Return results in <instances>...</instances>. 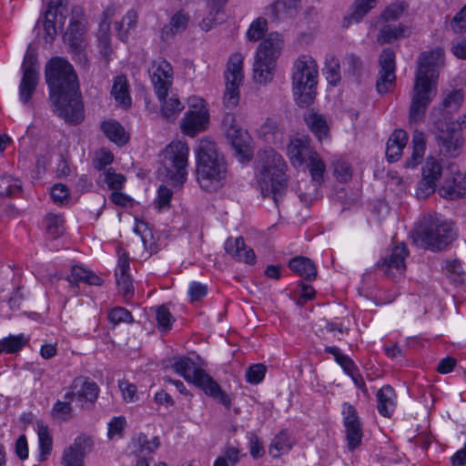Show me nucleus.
Instances as JSON below:
<instances>
[{
  "label": "nucleus",
  "instance_id": "1",
  "mask_svg": "<svg viewBox=\"0 0 466 466\" xmlns=\"http://www.w3.org/2000/svg\"><path fill=\"white\" fill-rule=\"evenodd\" d=\"M46 80L54 112L68 125L80 124L85 109L73 66L64 58H52L46 66Z\"/></svg>",
  "mask_w": 466,
  "mask_h": 466
},
{
  "label": "nucleus",
  "instance_id": "2",
  "mask_svg": "<svg viewBox=\"0 0 466 466\" xmlns=\"http://www.w3.org/2000/svg\"><path fill=\"white\" fill-rule=\"evenodd\" d=\"M444 65V51L435 47L422 52L418 60L411 103L409 110L410 123L420 122L437 94L439 68Z\"/></svg>",
  "mask_w": 466,
  "mask_h": 466
},
{
  "label": "nucleus",
  "instance_id": "3",
  "mask_svg": "<svg viewBox=\"0 0 466 466\" xmlns=\"http://www.w3.org/2000/svg\"><path fill=\"white\" fill-rule=\"evenodd\" d=\"M287 164L272 147L258 152V182L263 197L271 198L279 207L287 191Z\"/></svg>",
  "mask_w": 466,
  "mask_h": 466
},
{
  "label": "nucleus",
  "instance_id": "4",
  "mask_svg": "<svg viewBox=\"0 0 466 466\" xmlns=\"http://www.w3.org/2000/svg\"><path fill=\"white\" fill-rule=\"evenodd\" d=\"M227 164L214 141L203 138L197 147V180L205 190L218 187L226 178Z\"/></svg>",
  "mask_w": 466,
  "mask_h": 466
},
{
  "label": "nucleus",
  "instance_id": "5",
  "mask_svg": "<svg viewBox=\"0 0 466 466\" xmlns=\"http://www.w3.org/2000/svg\"><path fill=\"white\" fill-rule=\"evenodd\" d=\"M457 237L452 222L438 216L427 215L416 230L414 240L426 249L441 251Z\"/></svg>",
  "mask_w": 466,
  "mask_h": 466
},
{
  "label": "nucleus",
  "instance_id": "6",
  "mask_svg": "<svg viewBox=\"0 0 466 466\" xmlns=\"http://www.w3.org/2000/svg\"><path fill=\"white\" fill-rule=\"evenodd\" d=\"M172 367L187 382L200 388L207 395L213 398L225 408L231 407V398L221 390L220 386L208 374L200 369L197 363L188 357H175Z\"/></svg>",
  "mask_w": 466,
  "mask_h": 466
},
{
  "label": "nucleus",
  "instance_id": "7",
  "mask_svg": "<svg viewBox=\"0 0 466 466\" xmlns=\"http://www.w3.org/2000/svg\"><path fill=\"white\" fill-rule=\"evenodd\" d=\"M292 87L296 103L308 106L316 96L318 65L309 56L302 55L293 63Z\"/></svg>",
  "mask_w": 466,
  "mask_h": 466
},
{
  "label": "nucleus",
  "instance_id": "8",
  "mask_svg": "<svg viewBox=\"0 0 466 466\" xmlns=\"http://www.w3.org/2000/svg\"><path fill=\"white\" fill-rule=\"evenodd\" d=\"M284 41L277 32L269 33L260 43L255 56L253 64V78L265 85L273 78V70L276 60L283 48Z\"/></svg>",
  "mask_w": 466,
  "mask_h": 466
},
{
  "label": "nucleus",
  "instance_id": "9",
  "mask_svg": "<svg viewBox=\"0 0 466 466\" xmlns=\"http://www.w3.org/2000/svg\"><path fill=\"white\" fill-rule=\"evenodd\" d=\"M86 21L84 10L76 5L71 10V18L64 35V41L69 46L73 59L82 66H86L88 58L85 52Z\"/></svg>",
  "mask_w": 466,
  "mask_h": 466
},
{
  "label": "nucleus",
  "instance_id": "10",
  "mask_svg": "<svg viewBox=\"0 0 466 466\" xmlns=\"http://www.w3.org/2000/svg\"><path fill=\"white\" fill-rule=\"evenodd\" d=\"M188 152V146L182 141H174L165 149L164 166L170 178L177 185L183 184L187 179Z\"/></svg>",
  "mask_w": 466,
  "mask_h": 466
},
{
  "label": "nucleus",
  "instance_id": "11",
  "mask_svg": "<svg viewBox=\"0 0 466 466\" xmlns=\"http://www.w3.org/2000/svg\"><path fill=\"white\" fill-rule=\"evenodd\" d=\"M222 127L239 160L249 161L252 158L253 150L250 146L251 137L248 131L238 125L233 114H227L224 116Z\"/></svg>",
  "mask_w": 466,
  "mask_h": 466
},
{
  "label": "nucleus",
  "instance_id": "12",
  "mask_svg": "<svg viewBox=\"0 0 466 466\" xmlns=\"http://www.w3.org/2000/svg\"><path fill=\"white\" fill-rule=\"evenodd\" d=\"M226 90L223 97L228 108H235L239 102L238 87L243 81V56L239 53L230 56L225 72Z\"/></svg>",
  "mask_w": 466,
  "mask_h": 466
},
{
  "label": "nucleus",
  "instance_id": "13",
  "mask_svg": "<svg viewBox=\"0 0 466 466\" xmlns=\"http://www.w3.org/2000/svg\"><path fill=\"white\" fill-rule=\"evenodd\" d=\"M23 76L19 85V98L22 103L27 104L35 91L38 84V63L36 56L27 52L23 62Z\"/></svg>",
  "mask_w": 466,
  "mask_h": 466
},
{
  "label": "nucleus",
  "instance_id": "14",
  "mask_svg": "<svg viewBox=\"0 0 466 466\" xmlns=\"http://www.w3.org/2000/svg\"><path fill=\"white\" fill-rule=\"evenodd\" d=\"M148 74L157 96L163 97L164 95H168L174 79L171 64L163 58L155 60L148 69Z\"/></svg>",
  "mask_w": 466,
  "mask_h": 466
},
{
  "label": "nucleus",
  "instance_id": "15",
  "mask_svg": "<svg viewBox=\"0 0 466 466\" xmlns=\"http://www.w3.org/2000/svg\"><path fill=\"white\" fill-rule=\"evenodd\" d=\"M442 175V165L434 157H428L422 166V178L417 187V197L425 198L436 189V184Z\"/></svg>",
  "mask_w": 466,
  "mask_h": 466
},
{
  "label": "nucleus",
  "instance_id": "16",
  "mask_svg": "<svg viewBox=\"0 0 466 466\" xmlns=\"http://www.w3.org/2000/svg\"><path fill=\"white\" fill-rule=\"evenodd\" d=\"M440 153L447 157H457L461 153L463 139L461 132L455 127V122L446 124L445 129L436 134Z\"/></svg>",
  "mask_w": 466,
  "mask_h": 466
},
{
  "label": "nucleus",
  "instance_id": "17",
  "mask_svg": "<svg viewBox=\"0 0 466 466\" xmlns=\"http://www.w3.org/2000/svg\"><path fill=\"white\" fill-rule=\"evenodd\" d=\"M409 255V250L404 243L396 245L390 253L377 262V267L384 274L395 279L398 276L403 274L406 270L405 259Z\"/></svg>",
  "mask_w": 466,
  "mask_h": 466
},
{
  "label": "nucleus",
  "instance_id": "18",
  "mask_svg": "<svg viewBox=\"0 0 466 466\" xmlns=\"http://www.w3.org/2000/svg\"><path fill=\"white\" fill-rule=\"evenodd\" d=\"M380 71L376 83L380 94H385L392 90L395 85V53L390 48L382 50L380 59Z\"/></svg>",
  "mask_w": 466,
  "mask_h": 466
},
{
  "label": "nucleus",
  "instance_id": "19",
  "mask_svg": "<svg viewBox=\"0 0 466 466\" xmlns=\"http://www.w3.org/2000/svg\"><path fill=\"white\" fill-rule=\"evenodd\" d=\"M92 448L93 441L89 436L76 437L74 443L63 453L65 466H84L83 458L91 451Z\"/></svg>",
  "mask_w": 466,
  "mask_h": 466
},
{
  "label": "nucleus",
  "instance_id": "20",
  "mask_svg": "<svg viewBox=\"0 0 466 466\" xmlns=\"http://www.w3.org/2000/svg\"><path fill=\"white\" fill-rule=\"evenodd\" d=\"M287 153L291 164L294 167H299L308 162L317 152L310 146V139L302 136L290 141Z\"/></svg>",
  "mask_w": 466,
  "mask_h": 466
},
{
  "label": "nucleus",
  "instance_id": "21",
  "mask_svg": "<svg viewBox=\"0 0 466 466\" xmlns=\"http://www.w3.org/2000/svg\"><path fill=\"white\" fill-rule=\"evenodd\" d=\"M209 115L207 108L199 110H188L181 123V129L184 134L195 137L198 133L204 131L208 125Z\"/></svg>",
  "mask_w": 466,
  "mask_h": 466
},
{
  "label": "nucleus",
  "instance_id": "22",
  "mask_svg": "<svg viewBox=\"0 0 466 466\" xmlns=\"http://www.w3.org/2000/svg\"><path fill=\"white\" fill-rule=\"evenodd\" d=\"M441 197L447 199H458L466 198V175L457 173L451 178L445 179L443 185L439 188Z\"/></svg>",
  "mask_w": 466,
  "mask_h": 466
},
{
  "label": "nucleus",
  "instance_id": "23",
  "mask_svg": "<svg viewBox=\"0 0 466 466\" xmlns=\"http://www.w3.org/2000/svg\"><path fill=\"white\" fill-rule=\"evenodd\" d=\"M225 250L238 261H243L250 265L256 261L255 252L245 245L244 238L241 237L235 239L228 238L225 243Z\"/></svg>",
  "mask_w": 466,
  "mask_h": 466
},
{
  "label": "nucleus",
  "instance_id": "24",
  "mask_svg": "<svg viewBox=\"0 0 466 466\" xmlns=\"http://www.w3.org/2000/svg\"><path fill=\"white\" fill-rule=\"evenodd\" d=\"M408 142V134L403 129L394 130L387 141L386 157L389 162H396L402 155Z\"/></svg>",
  "mask_w": 466,
  "mask_h": 466
},
{
  "label": "nucleus",
  "instance_id": "25",
  "mask_svg": "<svg viewBox=\"0 0 466 466\" xmlns=\"http://www.w3.org/2000/svg\"><path fill=\"white\" fill-rule=\"evenodd\" d=\"M70 388L77 390V399L79 400H85L86 401L93 403L98 397L99 388L97 384L87 378H76Z\"/></svg>",
  "mask_w": 466,
  "mask_h": 466
},
{
  "label": "nucleus",
  "instance_id": "26",
  "mask_svg": "<svg viewBox=\"0 0 466 466\" xmlns=\"http://www.w3.org/2000/svg\"><path fill=\"white\" fill-rule=\"evenodd\" d=\"M396 394L390 385L383 386L377 392L378 411L383 417L390 418L395 410Z\"/></svg>",
  "mask_w": 466,
  "mask_h": 466
},
{
  "label": "nucleus",
  "instance_id": "27",
  "mask_svg": "<svg viewBox=\"0 0 466 466\" xmlns=\"http://www.w3.org/2000/svg\"><path fill=\"white\" fill-rule=\"evenodd\" d=\"M227 0H209V14L199 24V26L204 31L210 30L214 25L221 24L225 20V15L222 12V7Z\"/></svg>",
  "mask_w": 466,
  "mask_h": 466
},
{
  "label": "nucleus",
  "instance_id": "28",
  "mask_svg": "<svg viewBox=\"0 0 466 466\" xmlns=\"http://www.w3.org/2000/svg\"><path fill=\"white\" fill-rule=\"evenodd\" d=\"M289 268L306 280H313L317 277V268L314 263L306 257H296L289 263Z\"/></svg>",
  "mask_w": 466,
  "mask_h": 466
},
{
  "label": "nucleus",
  "instance_id": "29",
  "mask_svg": "<svg viewBox=\"0 0 466 466\" xmlns=\"http://www.w3.org/2000/svg\"><path fill=\"white\" fill-rule=\"evenodd\" d=\"M426 148L425 135L423 132L415 130L412 136V153L406 160L404 166L408 168H414L420 162Z\"/></svg>",
  "mask_w": 466,
  "mask_h": 466
},
{
  "label": "nucleus",
  "instance_id": "30",
  "mask_svg": "<svg viewBox=\"0 0 466 466\" xmlns=\"http://www.w3.org/2000/svg\"><path fill=\"white\" fill-rule=\"evenodd\" d=\"M66 280L72 287L79 282L94 286H100L103 283V279L99 276L79 266L72 268L70 275L66 277Z\"/></svg>",
  "mask_w": 466,
  "mask_h": 466
},
{
  "label": "nucleus",
  "instance_id": "31",
  "mask_svg": "<svg viewBox=\"0 0 466 466\" xmlns=\"http://www.w3.org/2000/svg\"><path fill=\"white\" fill-rule=\"evenodd\" d=\"M101 129L109 140L117 145H125L129 139L122 125L116 120L110 119L102 122Z\"/></svg>",
  "mask_w": 466,
  "mask_h": 466
},
{
  "label": "nucleus",
  "instance_id": "32",
  "mask_svg": "<svg viewBox=\"0 0 466 466\" xmlns=\"http://www.w3.org/2000/svg\"><path fill=\"white\" fill-rule=\"evenodd\" d=\"M189 16L183 11H178L174 14L167 25H165L161 30V37L167 40L169 37L174 36L176 34L184 31L188 24Z\"/></svg>",
  "mask_w": 466,
  "mask_h": 466
},
{
  "label": "nucleus",
  "instance_id": "33",
  "mask_svg": "<svg viewBox=\"0 0 466 466\" xmlns=\"http://www.w3.org/2000/svg\"><path fill=\"white\" fill-rule=\"evenodd\" d=\"M159 439L154 437L151 441L144 434L138 435L137 438L133 439L131 442L132 452L137 457H145L147 455L154 453L159 447Z\"/></svg>",
  "mask_w": 466,
  "mask_h": 466
},
{
  "label": "nucleus",
  "instance_id": "34",
  "mask_svg": "<svg viewBox=\"0 0 466 466\" xmlns=\"http://www.w3.org/2000/svg\"><path fill=\"white\" fill-rule=\"evenodd\" d=\"M157 98L160 102L161 115L167 120H174L184 109V105L175 96L167 97V95H164L163 97Z\"/></svg>",
  "mask_w": 466,
  "mask_h": 466
},
{
  "label": "nucleus",
  "instance_id": "35",
  "mask_svg": "<svg viewBox=\"0 0 466 466\" xmlns=\"http://www.w3.org/2000/svg\"><path fill=\"white\" fill-rule=\"evenodd\" d=\"M37 435L39 441V461H45L52 451L53 441L48 426L42 420L36 422Z\"/></svg>",
  "mask_w": 466,
  "mask_h": 466
},
{
  "label": "nucleus",
  "instance_id": "36",
  "mask_svg": "<svg viewBox=\"0 0 466 466\" xmlns=\"http://www.w3.org/2000/svg\"><path fill=\"white\" fill-rule=\"evenodd\" d=\"M111 95L115 100L123 106L127 107L131 105L128 83L125 76L121 75L116 76L112 86Z\"/></svg>",
  "mask_w": 466,
  "mask_h": 466
},
{
  "label": "nucleus",
  "instance_id": "37",
  "mask_svg": "<svg viewBox=\"0 0 466 466\" xmlns=\"http://www.w3.org/2000/svg\"><path fill=\"white\" fill-rule=\"evenodd\" d=\"M293 446V440L285 431H281L272 440L269 445L268 452L273 458H278L283 453H287Z\"/></svg>",
  "mask_w": 466,
  "mask_h": 466
},
{
  "label": "nucleus",
  "instance_id": "38",
  "mask_svg": "<svg viewBox=\"0 0 466 466\" xmlns=\"http://www.w3.org/2000/svg\"><path fill=\"white\" fill-rule=\"evenodd\" d=\"M376 0H356L351 13L344 18V25L359 23L363 16L374 7Z\"/></svg>",
  "mask_w": 466,
  "mask_h": 466
},
{
  "label": "nucleus",
  "instance_id": "39",
  "mask_svg": "<svg viewBox=\"0 0 466 466\" xmlns=\"http://www.w3.org/2000/svg\"><path fill=\"white\" fill-rule=\"evenodd\" d=\"M404 32L405 27L401 24H385L379 31L377 41L381 45L390 44L403 36Z\"/></svg>",
  "mask_w": 466,
  "mask_h": 466
},
{
  "label": "nucleus",
  "instance_id": "40",
  "mask_svg": "<svg viewBox=\"0 0 466 466\" xmlns=\"http://www.w3.org/2000/svg\"><path fill=\"white\" fill-rule=\"evenodd\" d=\"M281 135L277 121L272 118H267L265 122L257 129V136L266 143L274 144L279 136Z\"/></svg>",
  "mask_w": 466,
  "mask_h": 466
},
{
  "label": "nucleus",
  "instance_id": "41",
  "mask_svg": "<svg viewBox=\"0 0 466 466\" xmlns=\"http://www.w3.org/2000/svg\"><path fill=\"white\" fill-rule=\"evenodd\" d=\"M299 6V0H277L271 5L269 10L274 19L291 16Z\"/></svg>",
  "mask_w": 466,
  "mask_h": 466
},
{
  "label": "nucleus",
  "instance_id": "42",
  "mask_svg": "<svg viewBox=\"0 0 466 466\" xmlns=\"http://www.w3.org/2000/svg\"><path fill=\"white\" fill-rule=\"evenodd\" d=\"M44 227L51 238H57L64 234L65 221L59 215L49 213L44 218Z\"/></svg>",
  "mask_w": 466,
  "mask_h": 466
},
{
  "label": "nucleus",
  "instance_id": "43",
  "mask_svg": "<svg viewBox=\"0 0 466 466\" xmlns=\"http://www.w3.org/2000/svg\"><path fill=\"white\" fill-rule=\"evenodd\" d=\"M307 125L311 132L315 134L319 140H322L328 136V125L325 117L316 113H310L306 117Z\"/></svg>",
  "mask_w": 466,
  "mask_h": 466
},
{
  "label": "nucleus",
  "instance_id": "44",
  "mask_svg": "<svg viewBox=\"0 0 466 466\" xmlns=\"http://www.w3.org/2000/svg\"><path fill=\"white\" fill-rule=\"evenodd\" d=\"M324 75L332 86H336L340 81L339 61L337 57L332 56L326 58Z\"/></svg>",
  "mask_w": 466,
  "mask_h": 466
},
{
  "label": "nucleus",
  "instance_id": "45",
  "mask_svg": "<svg viewBox=\"0 0 466 466\" xmlns=\"http://www.w3.org/2000/svg\"><path fill=\"white\" fill-rule=\"evenodd\" d=\"M309 171L310 173V176L312 177V180L315 181L317 184H320L323 181V175L326 169L325 164L319 156L318 153H316L308 162H306Z\"/></svg>",
  "mask_w": 466,
  "mask_h": 466
},
{
  "label": "nucleus",
  "instance_id": "46",
  "mask_svg": "<svg viewBox=\"0 0 466 466\" xmlns=\"http://www.w3.org/2000/svg\"><path fill=\"white\" fill-rule=\"evenodd\" d=\"M346 440L348 441V449L354 451L360 443L363 437L362 424L350 425L345 427Z\"/></svg>",
  "mask_w": 466,
  "mask_h": 466
},
{
  "label": "nucleus",
  "instance_id": "47",
  "mask_svg": "<svg viewBox=\"0 0 466 466\" xmlns=\"http://www.w3.org/2000/svg\"><path fill=\"white\" fill-rule=\"evenodd\" d=\"M445 268L450 273L449 278L456 284L466 283V272L462 269L461 261L458 259L446 262Z\"/></svg>",
  "mask_w": 466,
  "mask_h": 466
},
{
  "label": "nucleus",
  "instance_id": "48",
  "mask_svg": "<svg viewBox=\"0 0 466 466\" xmlns=\"http://www.w3.org/2000/svg\"><path fill=\"white\" fill-rule=\"evenodd\" d=\"M268 30V22L263 17L254 20L247 32V37L249 41H258Z\"/></svg>",
  "mask_w": 466,
  "mask_h": 466
},
{
  "label": "nucleus",
  "instance_id": "49",
  "mask_svg": "<svg viewBox=\"0 0 466 466\" xmlns=\"http://www.w3.org/2000/svg\"><path fill=\"white\" fill-rule=\"evenodd\" d=\"M52 416L55 420L67 421L73 418V409L69 401L57 400L52 408Z\"/></svg>",
  "mask_w": 466,
  "mask_h": 466
},
{
  "label": "nucleus",
  "instance_id": "50",
  "mask_svg": "<svg viewBox=\"0 0 466 466\" xmlns=\"http://www.w3.org/2000/svg\"><path fill=\"white\" fill-rule=\"evenodd\" d=\"M29 341V339L24 334L10 335L3 339L5 351L14 353L20 350Z\"/></svg>",
  "mask_w": 466,
  "mask_h": 466
},
{
  "label": "nucleus",
  "instance_id": "51",
  "mask_svg": "<svg viewBox=\"0 0 466 466\" xmlns=\"http://www.w3.org/2000/svg\"><path fill=\"white\" fill-rule=\"evenodd\" d=\"M21 188V182L10 176L0 177V196L9 197L18 192Z\"/></svg>",
  "mask_w": 466,
  "mask_h": 466
},
{
  "label": "nucleus",
  "instance_id": "52",
  "mask_svg": "<svg viewBox=\"0 0 466 466\" xmlns=\"http://www.w3.org/2000/svg\"><path fill=\"white\" fill-rule=\"evenodd\" d=\"M116 280L119 294L126 300L131 299L134 294V287L130 275L119 276V273H117Z\"/></svg>",
  "mask_w": 466,
  "mask_h": 466
},
{
  "label": "nucleus",
  "instance_id": "53",
  "mask_svg": "<svg viewBox=\"0 0 466 466\" xmlns=\"http://www.w3.org/2000/svg\"><path fill=\"white\" fill-rule=\"evenodd\" d=\"M108 319L113 325H117L121 322H134L131 312L122 307H116L112 309L108 312Z\"/></svg>",
  "mask_w": 466,
  "mask_h": 466
},
{
  "label": "nucleus",
  "instance_id": "54",
  "mask_svg": "<svg viewBox=\"0 0 466 466\" xmlns=\"http://www.w3.org/2000/svg\"><path fill=\"white\" fill-rule=\"evenodd\" d=\"M103 175L104 181L110 189L116 191L123 187L126 181L123 175L116 173L112 168L106 169Z\"/></svg>",
  "mask_w": 466,
  "mask_h": 466
},
{
  "label": "nucleus",
  "instance_id": "55",
  "mask_svg": "<svg viewBox=\"0 0 466 466\" xmlns=\"http://www.w3.org/2000/svg\"><path fill=\"white\" fill-rule=\"evenodd\" d=\"M66 16L63 14H60V16L55 18L54 15H49L48 13H46V20L44 23V29L46 35L50 36L51 38H54V36L56 35V24L58 23L59 25L63 27L66 23Z\"/></svg>",
  "mask_w": 466,
  "mask_h": 466
},
{
  "label": "nucleus",
  "instance_id": "56",
  "mask_svg": "<svg viewBox=\"0 0 466 466\" xmlns=\"http://www.w3.org/2000/svg\"><path fill=\"white\" fill-rule=\"evenodd\" d=\"M157 321L161 331H167L171 329L174 319L167 308L160 306L157 309Z\"/></svg>",
  "mask_w": 466,
  "mask_h": 466
},
{
  "label": "nucleus",
  "instance_id": "57",
  "mask_svg": "<svg viewBox=\"0 0 466 466\" xmlns=\"http://www.w3.org/2000/svg\"><path fill=\"white\" fill-rule=\"evenodd\" d=\"M334 174L340 182H347L352 177L350 165L343 160H338L334 163Z\"/></svg>",
  "mask_w": 466,
  "mask_h": 466
},
{
  "label": "nucleus",
  "instance_id": "58",
  "mask_svg": "<svg viewBox=\"0 0 466 466\" xmlns=\"http://www.w3.org/2000/svg\"><path fill=\"white\" fill-rule=\"evenodd\" d=\"M135 232L140 235L146 248L150 249L151 252L157 251V245L154 241L151 240L152 233L150 229L147 228V224L141 223L139 225H137V227L135 228Z\"/></svg>",
  "mask_w": 466,
  "mask_h": 466
},
{
  "label": "nucleus",
  "instance_id": "59",
  "mask_svg": "<svg viewBox=\"0 0 466 466\" xmlns=\"http://www.w3.org/2000/svg\"><path fill=\"white\" fill-rule=\"evenodd\" d=\"M342 415L344 427H348L350 425H356L357 423H361L358 416L357 410L353 405H351L349 402L343 403Z\"/></svg>",
  "mask_w": 466,
  "mask_h": 466
},
{
  "label": "nucleus",
  "instance_id": "60",
  "mask_svg": "<svg viewBox=\"0 0 466 466\" xmlns=\"http://www.w3.org/2000/svg\"><path fill=\"white\" fill-rule=\"evenodd\" d=\"M463 93L461 90L454 89L450 92L443 99V106L451 110H457L461 106Z\"/></svg>",
  "mask_w": 466,
  "mask_h": 466
},
{
  "label": "nucleus",
  "instance_id": "61",
  "mask_svg": "<svg viewBox=\"0 0 466 466\" xmlns=\"http://www.w3.org/2000/svg\"><path fill=\"white\" fill-rule=\"evenodd\" d=\"M265 373L266 367L263 364H255L248 368L246 378L249 383L258 384L263 380Z\"/></svg>",
  "mask_w": 466,
  "mask_h": 466
},
{
  "label": "nucleus",
  "instance_id": "62",
  "mask_svg": "<svg viewBox=\"0 0 466 466\" xmlns=\"http://www.w3.org/2000/svg\"><path fill=\"white\" fill-rule=\"evenodd\" d=\"M299 289L296 291L298 297L296 299V303L299 306H303L308 301L312 300L315 298V289L312 286L301 283L299 285Z\"/></svg>",
  "mask_w": 466,
  "mask_h": 466
},
{
  "label": "nucleus",
  "instance_id": "63",
  "mask_svg": "<svg viewBox=\"0 0 466 466\" xmlns=\"http://www.w3.org/2000/svg\"><path fill=\"white\" fill-rule=\"evenodd\" d=\"M172 190L167 187L161 185L157 190V199L156 201L157 208L159 211L169 208L170 200L172 198Z\"/></svg>",
  "mask_w": 466,
  "mask_h": 466
},
{
  "label": "nucleus",
  "instance_id": "64",
  "mask_svg": "<svg viewBox=\"0 0 466 466\" xmlns=\"http://www.w3.org/2000/svg\"><path fill=\"white\" fill-rule=\"evenodd\" d=\"M451 27L454 33L466 31V5L454 15L451 21Z\"/></svg>",
  "mask_w": 466,
  "mask_h": 466
}]
</instances>
